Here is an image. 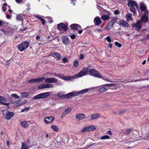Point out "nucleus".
I'll list each match as a JSON object with an SVG mask.
<instances>
[{"mask_svg": "<svg viewBox=\"0 0 149 149\" xmlns=\"http://www.w3.org/2000/svg\"><path fill=\"white\" fill-rule=\"evenodd\" d=\"M28 82L29 83H33L34 82H37L36 78L30 80Z\"/></svg>", "mask_w": 149, "mask_h": 149, "instance_id": "46", "label": "nucleus"}, {"mask_svg": "<svg viewBox=\"0 0 149 149\" xmlns=\"http://www.w3.org/2000/svg\"><path fill=\"white\" fill-rule=\"evenodd\" d=\"M126 18L127 21L132 20V14L130 13L127 14L126 15Z\"/></svg>", "mask_w": 149, "mask_h": 149, "instance_id": "27", "label": "nucleus"}, {"mask_svg": "<svg viewBox=\"0 0 149 149\" xmlns=\"http://www.w3.org/2000/svg\"><path fill=\"white\" fill-rule=\"evenodd\" d=\"M85 117V115L83 113L78 114L76 116V118L79 120H82L84 119Z\"/></svg>", "mask_w": 149, "mask_h": 149, "instance_id": "18", "label": "nucleus"}, {"mask_svg": "<svg viewBox=\"0 0 149 149\" xmlns=\"http://www.w3.org/2000/svg\"><path fill=\"white\" fill-rule=\"evenodd\" d=\"M28 42L24 41L19 44L18 46V49L21 52H22L26 49L29 47Z\"/></svg>", "mask_w": 149, "mask_h": 149, "instance_id": "3", "label": "nucleus"}, {"mask_svg": "<svg viewBox=\"0 0 149 149\" xmlns=\"http://www.w3.org/2000/svg\"><path fill=\"white\" fill-rule=\"evenodd\" d=\"M91 89L90 88H86L83 89L79 91L76 92V96L79 95L80 94H83L91 90Z\"/></svg>", "mask_w": 149, "mask_h": 149, "instance_id": "13", "label": "nucleus"}, {"mask_svg": "<svg viewBox=\"0 0 149 149\" xmlns=\"http://www.w3.org/2000/svg\"><path fill=\"white\" fill-rule=\"evenodd\" d=\"M73 65L75 67H77L79 65V63L78 61L77 60H75L74 62Z\"/></svg>", "mask_w": 149, "mask_h": 149, "instance_id": "45", "label": "nucleus"}, {"mask_svg": "<svg viewBox=\"0 0 149 149\" xmlns=\"http://www.w3.org/2000/svg\"><path fill=\"white\" fill-rule=\"evenodd\" d=\"M0 30L7 35H11L13 33V29L10 27L6 29L2 28L0 29Z\"/></svg>", "mask_w": 149, "mask_h": 149, "instance_id": "6", "label": "nucleus"}, {"mask_svg": "<svg viewBox=\"0 0 149 149\" xmlns=\"http://www.w3.org/2000/svg\"><path fill=\"white\" fill-rule=\"evenodd\" d=\"M64 93L63 92L60 91L57 93V96L60 97L61 99H63L64 96Z\"/></svg>", "mask_w": 149, "mask_h": 149, "instance_id": "24", "label": "nucleus"}, {"mask_svg": "<svg viewBox=\"0 0 149 149\" xmlns=\"http://www.w3.org/2000/svg\"><path fill=\"white\" fill-rule=\"evenodd\" d=\"M22 0H15L16 2L17 3H20L21 2Z\"/></svg>", "mask_w": 149, "mask_h": 149, "instance_id": "64", "label": "nucleus"}, {"mask_svg": "<svg viewBox=\"0 0 149 149\" xmlns=\"http://www.w3.org/2000/svg\"><path fill=\"white\" fill-rule=\"evenodd\" d=\"M11 96L13 97H15V99H19L20 97L16 94H13L11 95Z\"/></svg>", "mask_w": 149, "mask_h": 149, "instance_id": "44", "label": "nucleus"}, {"mask_svg": "<svg viewBox=\"0 0 149 149\" xmlns=\"http://www.w3.org/2000/svg\"><path fill=\"white\" fill-rule=\"evenodd\" d=\"M107 40L109 42H110L111 41V38L109 36H107L106 38Z\"/></svg>", "mask_w": 149, "mask_h": 149, "instance_id": "51", "label": "nucleus"}, {"mask_svg": "<svg viewBox=\"0 0 149 149\" xmlns=\"http://www.w3.org/2000/svg\"><path fill=\"white\" fill-rule=\"evenodd\" d=\"M51 55L56 60L59 59L61 56V54L56 52H53L52 54Z\"/></svg>", "mask_w": 149, "mask_h": 149, "instance_id": "14", "label": "nucleus"}, {"mask_svg": "<svg viewBox=\"0 0 149 149\" xmlns=\"http://www.w3.org/2000/svg\"><path fill=\"white\" fill-rule=\"evenodd\" d=\"M119 24L120 26H122L124 27H129V24L126 22L124 20H120L119 22Z\"/></svg>", "mask_w": 149, "mask_h": 149, "instance_id": "15", "label": "nucleus"}, {"mask_svg": "<svg viewBox=\"0 0 149 149\" xmlns=\"http://www.w3.org/2000/svg\"><path fill=\"white\" fill-rule=\"evenodd\" d=\"M84 55L82 54H81L80 55L79 58L80 59H82L84 58Z\"/></svg>", "mask_w": 149, "mask_h": 149, "instance_id": "57", "label": "nucleus"}, {"mask_svg": "<svg viewBox=\"0 0 149 149\" xmlns=\"http://www.w3.org/2000/svg\"><path fill=\"white\" fill-rule=\"evenodd\" d=\"M72 110V108L71 107H68L64 111L67 114H68L70 113Z\"/></svg>", "mask_w": 149, "mask_h": 149, "instance_id": "40", "label": "nucleus"}, {"mask_svg": "<svg viewBox=\"0 0 149 149\" xmlns=\"http://www.w3.org/2000/svg\"><path fill=\"white\" fill-rule=\"evenodd\" d=\"M63 42L65 45H67L68 43V38L65 36L62 37Z\"/></svg>", "mask_w": 149, "mask_h": 149, "instance_id": "22", "label": "nucleus"}, {"mask_svg": "<svg viewBox=\"0 0 149 149\" xmlns=\"http://www.w3.org/2000/svg\"><path fill=\"white\" fill-rule=\"evenodd\" d=\"M91 75L94 77L100 78L105 81H108V79L102 76L100 73L95 69H91L89 70L87 67L84 68L83 70L77 74L78 77H81L86 75L88 72Z\"/></svg>", "mask_w": 149, "mask_h": 149, "instance_id": "1", "label": "nucleus"}, {"mask_svg": "<svg viewBox=\"0 0 149 149\" xmlns=\"http://www.w3.org/2000/svg\"><path fill=\"white\" fill-rule=\"evenodd\" d=\"M103 86L105 87H116V85L115 84H104Z\"/></svg>", "mask_w": 149, "mask_h": 149, "instance_id": "34", "label": "nucleus"}, {"mask_svg": "<svg viewBox=\"0 0 149 149\" xmlns=\"http://www.w3.org/2000/svg\"><path fill=\"white\" fill-rule=\"evenodd\" d=\"M57 81V79L56 78L54 77L47 78L45 79V82L49 84L50 83H54V82H56Z\"/></svg>", "mask_w": 149, "mask_h": 149, "instance_id": "10", "label": "nucleus"}, {"mask_svg": "<svg viewBox=\"0 0 149 149\" xmlns=\"http://www.w3.org/2000/svg\"><path fill=\"white\" fill-rule=\"evenodd\" d=\"M21 97L24 98L27 97L28 95V94L27 93H21Z\"/></svg>", "mask_w": 149, "mask_h": 149, "instance_id": "41", "label": "nucleus"}, {"mask_svg": "<svg viewBox=\"0 0 149 149\" xmlns=\"http://www.w3.org/2000/svg\"><path fill=\"white\" fill-rule=\"evenodd\" d=\"M2 10H3V12H5L6 11V10L7 9H6V8L5 7H4V6H3L2 7Z\"/></svg>", "mask_w": 149, "mask_h": 149, "instance_id": "61", "label": "nucleus"}, {"mask_svg": "<svg viewBox=\"0 0 149 149\" xmlns=\"http://www.w3.org/2000/svg\"><path fill=\"white\" fill-rule=\"evenodd\" d=\"M88 131H93L95 129V127L94 126L91 125L87 127Z\"/></svg>", "mask_w": 149, "mask_h": 149, "instance_id": "35", "label": "nucleus"}, {"mask_svg": "<svg viewBox=\"0 0 149 149\" xmlns=\"http://www.w3.org/2000/svg\"><path fill=\"white\" fill-rule=\"evenodd\" d=\"M127 5L131 11L134 15H135L136 13L135 8H137L138 7L137 3L134 1L130 0L127 3Z\"/></svg>", "mask_w": 149, "mask_h": 149, "instance_id": "2", "label": "nucleus"}, {"mask_svg": "<svg viewBox=\"0 0 149 149\" xmlns=\"http://www.w3.org/2000/svg\"><path fill=\"white\" fill-rule=\"evenodd\" d=\"M107 90V88L104 87H102L100 88L99 89V91L100 92H103L106 91Z\"/></svg>", "mask_w": 149, "mask_h": 149, "instance_id": "39", "label": "nucleus"}, {"mask_svg": "<svg viewBox=\"0 0 149 149\" xmlns=\"http://www.w3.org/2000/svg\"><path fill=\"white\" fill-rule=\"evenodd\" d=\"M7 100L6 98L0 96V104L2 105H5L8 106L9 105V103H6Z\"/></svg>", "mask_w": 149, "mask_h": 149, "instance_id": "11", "label": "nucleus"}, {"mask_svg": "<svg viewBox=\"0 0 149 149\" xmlns=\"http://www.w3.org/2000/svg\"><path fill=\"white\" fill-rule=\"evenodd\" d=\"M57 28L59 30L64 31H66L68 29V27L66 25L61 23L58 25Z\"/></svg>", "mask_w": 149, "mask_h": 149, "instance_id": "8", "label": "nucleus"}, {"mask_svg": "<svg viewBox=\"0 0 149 149\" xmlns=\"http://www.w3.org/2000/svg\"><path fill=\"white\" fill-rule=\"evenodd\" d=\"M119 13V11L118 10H115L114 12V13L116 15H117Z\"/></svg>", "mask_w": 149, "mask_h": 149, "instance_id": "60", "label": "nucleus"}, {"mask_svg": "<svg viewBox=\"0 0 149 149\" xmlns=\"http://www.w3.org/2000/svg\"><path fill=\"white\" fill-rule=\"evenodd\" d=\"M62 60L63 62L64 63L67 62L68 61L67 59L66 58H63Z\"/></svg>", "mask_w": 149, "mask_h": 149, "instance_id": "56", "label": "nucleus"}, {"mask_svg": "<svg viewBox=\"0 0 149 149\" xmlns=\"http://www.w3.org/2000/svg\"><path fill=\"white\" fill-rule=\"evenodd\" d=\"M21 124L23 127L26 128L27 127L29 126V124L26 121H23L21 122Z\"/></svg>", "mask_w": 149, "mask_h": 149, "instance_id": "30", "label": "nucleus"}, {"mask_svg": "<svg viewBox=\"0 0 149 149\" xmlns=\"http://www.w3.org/2000/svg\"><path fill=\"white\" fill-rule=\"evenodd\" d=\"M51 127L52 129L55 131H57L58 130V127L56 125H52L51 126Z\"/></svg>", "mask_w": 149, "mask_h": 149, "instance_id": "37", "label": "nucleus"}, {"mask_svg": "<svg viewBox=\"0 0 149 149\" xmlns=\"http://www.w3.org/2000/svg\"><path fill=\"white\" fill-rule=\"evenodd\" d=\"M132 131V129H128L126 130L125 132V134H128L130 133Z\"/></svg>", "mask_w": 149, "mask_h": 149, "instance_id": "49", "label": "nucleus"}, {"mask_svg": "<svg viewBox=\"0 0 149 149\" xmlns=\"http://www.w3.org/2000/svg\"><path fill=\"white\" fill-rule=\"evenodd\" d=\"M6 17L8 19H9L10 18V15L9 14H7L6 15Z\"/></svg>", "mask_w": 149, "mask_h": 149, "instance_id": "63", "label": "nucleus"}, {"mask_svg": "<svg viewBox=\"0 0 149 149\" xmlns=\"http://www.w3.org/2000/svg\"><path fill=\"white\" fill-rule=\"evenodd\" d=\"M117 19L116 18H114L112 19L109 23V24L111 25L113 27V25L115 23Z\"/></svg>", "mask_w": 149, "mask_h": 149, "instance_id": "32", "label": "nucleus"}, {"mask_svg": "<svg viewBox=\"0 0 149 149\" xmlns=\"http://www.w3.org/2000/svg\"><path fill=\"white\" fill-rule=\"evenodd\" d=\"M45 88H53L54 87V86L53 84H45Z\"/></svg>", "mask_w": 149, "mask_h": 149, "instance_id": "29", "label": "nucleus"}, {"mask_svg": "<svg viewBox=\"0 0 149 149\" xmlns=\"http://www.w3.org/2000/svg\"><path fill=\"white\" fill-rule=\"evenodd\" d=\"M113 26L110 24H108V25L107 26L105 29L107 30H109L111 29L112 28Z\"/></svg>", "mask_w": 149, "mask_h": 149, "instance_id": "48", "label": "nucleus"}, {"mask_svg": "<svg viewBox=\"0 0 149 149\" xmlns=\"http://www.w3.org/2000/svg\"><path fill=\"white\" fill-rule=\"evenodd\" d=\"M101 22V18L98 17H96L94 19V22L97 25H100Z\"/></svg>", "mask_w": 149, "mask_h": 149, "instance_id": "16", "label": "nucleus"}, {"mask_svg": "<svg viewBox=\"0 0 149 149\" xmlns=\"http://www.w3.org/2000/svg\"><path fill=\"white\" fill-rule=\"evenodd\" d=\"M108 45H109V47L111 49L112 48V44L110 43H109V44H108Z\"/></svg>", "mask_w": 149, "mask_h": 149, "instance_id": "62", "label": "nucleus"}, {"mask_svg": "<svg viewBox=\"0 0 149 149\" xmlns=\"http://www.w3.org/2000/svg\"><path fill=\"white\" fill-rule=\"evenodd\" d=\"M140 9L142 12H144L146 9V7L144 4L141 3L140 4Z\"/></svg>", "mask_w": 149, "mask_h": 149, "instance_id": "31", "label": "nucleus"}, {"mask_svg": "<svg viewBox=\"0 0 149 149\" xmlns=\"http://www.w3.org/2000/svg\"><path fill=\"white\" fill-rule=\"evenodd\" d=\"M20 100H16L15 101H14L13 103L14 104H17L20 103Z\"/></svg>", "mask_w": 149, "mask_h": 149, "instance_id": "55", "label": "nucleus"}, {"mask_svg": "<svg viewBox=\"0 0 149 149\" xmlns=\"http://www.w3.org/2000/svg\"><path fill=\"white\" fill-rule=\"evenodd\" d=\"M76 91H73L71 93H70L66 94H64L63 99H69L72 97L76 96Z\"/></svg>", "mask_w": 149, "mask_h": 149, "instance_id": "9", "label": "nucleus"}, {"mask_svg": "<svg viewBox=\"0 0 149 149\" xmlns=\"http://www.w3.org/2000/svg\"><path fill=\"white\" fill-rule=\"evenodd\" d=\"M35 17L39 19L42 22V24L44 25L45 24V21L44 19L42 18L40 15H35Z\"/></svg>", "mask_w": 149, "mask_h": 149, "instance_id": "20", "label": "nucleus"}, {"mask_svg": "<svg viewBox=\"0 0 149 149\" xmlns=\"http://www.w3.org/2000/svg\"><path fill=\"white\" fill-rule=\"evenodd\" d=\"M31 146L29 147L26 143H23L22 144L21 149H28Z\"/></svg>", "mask_w": 149, "mask_h": 149, "instance_id": "28", "label": "nucleus"}, {"mask_svg": "<svg viewBox=\"0 0 149 149\" xmlns=\"http://www.w3.org/2000/svg\"><path fill=\"white\" fill-rule=\"evenodd\" d=\"M3 114L6 118L10 120L14 116V113L12 112H10L7 110H5L3 112Z\"/></svg>", "mask_w": 149, "mask_h": 149, "instance_id": "5", "label": "nucleus"}, {"mask_svg": "<svg viewBox=\"0 0 149 149\" xmlns=\"http://www.w3.org/2000/svg\"><path fill=\"white\" fill-rule=\"evenodd\" d=\"M45 77H42L38 78H36L37 82L42 81L44 80H45Z\"/></svg>", "mask_w": 149, "mask_h": 149, "instance_id": "36", "label": "nucleus"}, {"mask_svg": "<svg viewBox=\"0 0 149 149\" xmlns=\"http://www.w3.org/2000/svg\"><path fill=\"white\" fill-rule=\"evenodd\" d=\"M30 6V4L29 3H27L26 5V7H28V8L27 9V10L28 11H30V8L29 7V6Z\"/></svg>", "mask_w": 149, "mask_h": 149, "instance_id": "53", "label": "nucleus"}, {"mask_svg": "<svg viewBox=\"0 0 149 149\" xmlns=\"http://www.w3.org/2000/svg\"><path fill=\"white\" fill-rule=\"evenodd\" d=\"M35 99H43L42 93L38 94L34 97Z\"/></svg>", "mask_w": 149, "mask_h": 149, "instance_id": "33", "label": "nucleus"}, {"mask_svg": "<svg viewBox=\"0 0 149 149\" xmlns=\"http://www.w3.org/2000/svg\"><path fill=\"white\" fill-rule=\"evenodd\" d=\"M38 88L40 89H43L46 88L45 84H42L40 85L38 87Z\"/></svg>", "mask_w": 149, "mask_h": 149, "instance_id": "42", "label": "nucleus"}, {"mask_svg": "<svg viewBox=\"0 0 149 149\" xmlns=\"http://www.w3.org/2000/svg\"><path fill=\"white\" fill-rule=\"evenodd\" d=\"M141 22L140 20L138 21L137 22L132 24V26L133 28H135V29L137 31H139L142 27L141 25Z\"/></svg>", "mask_w": 149, "mask_h": 149, "instance_id": "7", "label": "nucleus"}, {"mask_svg": "<svg viewBox=\"0 0 149 149\" xmlns=\"http://www.w3.org/2000/svg\"><path fill=\"white\" fill-rule=\"evenodd\" d=\"M76 37V36L75 35L73 34L70 36L71 38L72 39H74Z\"/></svg>", "mask_w": 149, "mask_h": 149, "instance_id": "59", "label": "nucleus"}, {"mask_svg": "<svg viewBox=\"0 0 149 149\" xmlns=\"http://www.w3.org/2000/svg\"><path fill=\"white\" fill-rule=\"evenodd\" d=\"M109 13H110L109 12L107 11V14H108V15H102L101 17L102 19L104 21H106L109 19L110 18V17L109 15Z\"/></svg>", "mask_w": 149, "mask_h": 149, "instance_id": "19", "label": "nucleus"}, {"mask_svg": "<svg viewBox=\"0 0 149 149\" xmlns=\"http://www.w3.org/2000/svg\"><path fill=\"white\" fill-rule=\"evenodd\" d=\"M55 76L56 77H58L66 81H70L78 77L77 76L74 75L72 76H64L62 77L61 78L60 77V75L59 74H55Z\"/></svg>", "mask_w": 149, "mask_h": 149, "instance_id": "4", "label": "nucleus"}, {"mask_svg": "<svg viewBox=\"0 0 149 149\" xmlns=\"http://www.w3.org/2000/svg\"><path fill=\"white\" fill-rule=\"evenodd\" d=\"M22 19L23 17L21 15H18L17 16V19L18 21H22Z\"/></svg>", "mask_w": 149, "mask_h": 149, "instance_id": "43", "label": "nucleus"}, {"mask_svg": "<svg viewBox=\"0 0 149 149\" xmlns=\"http://www.w3.org/2000/svg\"><path fill=\"white\" fill-rule=\"evenodd\" d=\"M52 40V42L53 43L54 45H55L57 44L59 40V39L58 37H56L53 38Z\"/></svg>", "mask_w": 149, "mask_h": 149, "instance_id": "26", "label": "nucleus"}, {"mask_svg": "<svg viewBox=\"0 0 149 149\" xmlns=\"http://www.w3.org/2000/svg\"><path fill=\"white\" fill-rule=\"evenodd\" d=\"M88 131V127H85L83 128L81 130V132H84L86 131Z\"/></svg>", "mask_w": 149, "mask_h": 149, "instance_id": "50", "label": "nucleus"}, {"mask_svg": "<svg viewBox=\"0 0 149 149\" xmlns=\"http://www.w3.org/2000/svg\"><path fill=\"white\" fill-rule=\"evenodd\" d=\"M43 98L47 97L50 95V92H47L42 93Z\"/></svg>", "mask_w": 149, "mask_h": 149, "instance_id": "25", "label": "nucleus"}, {"mask_svg": "<svg viewBox=\"0 0 149 149\" xmlns=\"http://www.w3.org/2000/svg\"><path fill=\"white\" fill-rule=\"evenodd\" d=\"M55 83V85L57 86H61L63 85V84L61 81H56V82H54Z\"/></svg>", "mask_w": 149, "mask_h": 149, "instance_id": "47", "label": "nucleus"}, {"mask_svg": "<svg viewBox=\"0 0 149 149\" xmlns=\"http://www.w3.org/2000/svg\"><path fill=\"white\" fill-rule=\"evenodd\" d=\"M67 114L64 111L62 114L61 118H63Z\"/></svg>", "mask_w": 149, "mask_h": 149, "instance_id": "54", "label": "nucleus"}, {"mask_svg": "<svg viewBox=\"0 0 149 149\" xmlns=\"http://www.w3.org/2000/svg\"><path fill=\"white\" fill-rule=\"evenodd\" d=\"M148 20V18L146 15H143L141 18V22H147Z\"/></svg>", "mask_w": 149, "mask_h": 149, "instance_id": "23", "label": "nucleus"}, {"mask_svg": "<svg viewBox=\"0 0 149 149\" xmlns=\"http://www.w3.org/2000/svg\"><path fill=\"white\" fill-rule=\"evenodd\" d=\"M71 29L73 30H76L81 28V26L77 24H73L71 25L70 26Z\"/></svg>", "mask_w": 149, "mask_h": 149, "instance_id": "17", "label": "nucleus"}, {"mask_svg": "<svg viewBox=\"0 0 149 149\" xmlns=\"http://www.w3.org/2000/svg\"><path fill=\"white\" fill-rule=\"evenodd\" d=\"M54 118L52 116L46 117L44 119V121L46 124H49L53 122Z\"/></svg>", "mask_w": 149, "mask_h": 149, "instance_id": "12", "label": "nucleus"}, {"mask_svg": "<svg viewBox=\"0 0 149 149\" xmlns=\"http://www.w3.org/2000/svg\"><path fill=\"white\" fill-rule=\"evenodd\" d=\"M144 12H145L144 13V15H146H146H148V11L147 10H146V9Z\"/></svg>", "mask_w": 149, "mask_h": 149, "instance_id": "58", "label": "nucleus"}, {"mask_svg": "<svg viewBox=\"0 0 149 149\" xmlns=\"http://www.w3.org/2000/svg\"><path fill=\"white\" fill-rule=\"evenodd\" d=\"M115 44L116 45L119 47H121V44L117 42H116Z\"/></svg>", "mask_w": 149, "mask_h": 149, "instance_id": "52", "label": "nucleus"}, {"mask_svg": "<svg viewBox=\"0 0 149 149\" xmlns=\"http://www.w3.org/2000/svg\"><path fill=\"white\" fill-rule=\"evenodd\" d=\"M100 115L99 113L94 114L92 115L91 118L92 120H94L99 118Z\"/></svg>", "mask_w": 149, "mask_h": 149, "instance_id": "21", "label": "nucleus"}, {"mask_svg": "<svg viewBox=\"0 0 149 149\" xmlns=\"http://www.w3.org/2000/svg\"><path fill=\"white\" fill-rule=\"evenodd\" d=\"M110 138V137L108 135H104L102 136L100 139L101 140H104L106 139H109Z\"/></svg>", "mask_w": 149, "mask_h": 149, "instance_id": "38", "label": "nucleus"}]
</instances>
